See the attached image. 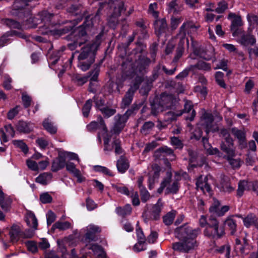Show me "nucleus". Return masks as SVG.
I'll return each instance as SVG.
<instances>
[{
    "instance_id": "f257e3e1",
    "label": "nucleus",
    "mask_w": 258,
    "mask_h": 258,
    "mask_svg": "<svg viewBox=\"0 0 258 258\" xmlns=\"http://www.w3.org/2000/svg\"><path fill=\"white\" fill-rule=\"evenodd\" d=\"M198 233V229H192L187 226L176 228L175 231V236L183 242L173 243V249L174 250L181 252H187L194 249L197 246L195 238Z\"/></svg>"
},
{
    "instance_id": "f03ea898",
    "label": "nucleus",
    "mask_w": 258,
    "mask_h": 258,
    "mask_svg": "<svg viewBox=\"0 0 258 258\" xmlns=\"http://www.w3.org/2000/svg\"><path fill=\"white\" fill-rule=\"evenodd\" d=\"M101 36L96 37V41L91 45H87L82 49L78 56V67L83 71L89 69L95 59V52L100 43Z\"/></svg>"
},
{
    "instance_id": "7ed1b4c3",
    "label": "nucleus",
    "mask_w": 258,
    "mask_h": 258,
    "mask_svg": "<svg viewBox=\"0 0 258 258\" xmlns=\"http://www.w3.org/2000/svg\"><path fill=\"white\" fill-rule=\"evenodd\" d=\"M222 117L216 114L214 118L212 114L209 112L204 111L201 117L200 122L198 125H201L205 129L207 134L210 132H215L218 130V126L214 121H219L222 120Z\"/></svg>"
},
{
    "instance_id": "20e7f679",
    "label": "nucleus",
    "mask_w": 258,
    "mask_h": 258,
    "mask_svg": "<svg viewBox=\"0 0 258 258\" xmlns=\"http://www.w3.org/2000/svg\"><path fill=\"white\" fill-rule=\"evenodd\" d=\"M166 177L161 183L160 187L158 189V192L161 193L165 187L168 193L176 194L179 189L178 181L180 179L179 174L175 173V179L171 180L172 173L171 171H168L166 173Z\"/></svg>"
},
{
    "instance_id": "39448f33",
    "label": "nucleus",
    "mask_w": 258,
    "mask_h": 258,
    "mask_svg": "<svg viewBox=\"0 0 258 258\" xmlns=\"http://www.w3.org/2000/svg\"><path fill=\"white\" fill-rule=\"evenodd\" d=\"M175 101V99L173 98L172 95L162 94L159 103H154L152 105V113L156 115L165 108L171 107Z\"/></svg>"
},
{
    "instance_id": "423d86ee",
    "label": "nucleus",
    "mask_w": 258,
    "mask_h": 258,
    "mask_svg": "<svg viewBox=\"0 0 258 258\" xmlns=\"http://www.w3.org/2000/svg\"><path fill=\"white\" fill-rule=\"evenodd\" d=\"M198 27L192 22L187 21L183 23L180 27L179 32L177 35V38L179 39V45L182 46L185 42L188 44V40L186 38V35L195 32Z\"/></svg>"
},
{
    "instance_id": "0eeeda50",
    "label": "nucleus",
    "mask_w": 258,
    "mask_h": 258,
    "mask_svg": "<svg viewBox=\"0 0 258 258\" xmlns=\"http://www.w3.org/2000/svg\"><path fill=\"white\" fill-rule=\"evenodd\" d=\"M163 207V204L161 199H159L157 203L153 205L151 207L148 205L147 206L148 212H145L143 214L145 222H148L147 217L149 216V219L153 220H158L160 217V213Z\"/></svg>"
},
{
    "instance_id": "6e6552de",
    "label": "nucleus",
    "mask_w": 258,
    "mask_h": 258,
    "mask_svg": "<svg viewBox=\"0 0 258 258\" xmlns=\"http://www.w3.org/2000/svg\"><path fill=\"white\" fill-rule=\"evenodd\" d=\"M220 134L224 137V141L221 144V149L225 152L229 157L234 155V150L233 144V139L230 137L228 131L223 128L220 131Z\"/></svg>"
},
{
    "instance_id": "1a4fd4ad",
    "label": "nucleus",
    "mask_w": 258,
    "mask_h": 258,
    "mask_svg": "<svg viewBox=\"0 0 258 258\" xmlns=\"http://www.w3.org/2000/svg\"><path fill=\"white\" fill-rule=\"evenodd\" d=\"M205 234L209 236L220 237L224 234V231L223 228H219L217 219L211 217L209 219L208 228L205 230Z\"/></svg>"
},
{
    "instance_id": "9d476101",
    "label": "nucleus",
    "mask_w": 258,
    "mask_h": 258,
    "mask_svg": "<svg viewBox=\"0 0 258 258\" xmlns=\"http://www.w3.org/2000/svg\"><path fill=\"white\" fill-rule=\"evenodd\" d=\"M114 12L108 19V24L110 27L114 28L118 22L117 18L124 11L123 4L122 2H117L114 4Z\"/></svg>"
},
{
    "instance_id": "9b49d317",
    "label": "nucleus",
    "mask_w": 258,
    "mask_h": 258,
    "mask_svg": "<svg viewBox=\"0 0 258 258\" xmlns=\"http://www.w3.org/2000/svg\"><path fill=\"white\" fill-rule=\"evenodd\" d=\"M98 121H92L89 124L87 125V128L90 131L95 130L97 128L102 130V133H99L98 136V139L99 143H101V136L104 135L107 133L106 127L104 124V121L101 116L98 117L97 118Z\"/></svg>"
},
{
    "instance_id": "f8f14e48",
    "label": "nucleus",
    "mask_w": 258,
    "mask_h": 258,
    "mask_svg": "<svg viewBox=\"0 0 258 258\" xmlns=\"http://www.w3.org/2000/svg\"><path fill=\"white\" fill-rule=\"evenodd\" d=\"M220 203L218 200L213 199V203L209 208V211L213 215L218 216H222L227 212L229 208L227 206H224L222 207H220Z\"/></svg>"
},
{
    "instance_id": "ddd939ff",
    "label": "nucleus",
    "mask_w": 258,
    "mask_h": 258,
    "mask_svg": "<svg viewBox=\"0 0 258 258\" xmlns=\"http://www.w3.org/2000/svg\"><path fill=\"white\" fill-rule=\"evenodd\" d=\"M66 170L77 179L78 182L81 183L85 180V177L82 175L81 171L76 168L74 163L68 162L66 165Z\"/></svg>"
},
{
    "instance_id": "4468645a",
    "label": "nucleus",
    "mask_w": 258,
    "mask_h": 258,
    "mask_svg": "<svg viewBox=\"0 0 258 258\" xmlns=\"http://www.w3.org/2000/svg\"><path fill=\"white\" fill-rule=\"evenodd\" d=\"M83 230L86 231L85 239H84V242L85 243H89L91 241L93 240L95 238V233L100 231V228L94 225H89L86 227L85 229Z\"/></svg>"
},
{
    "instance_id": "2eb2a0df",
    "label": "nucleus",
    "mask_w": 258,
    "mask_h": 258,
    "mask_svg": "<svg viewBox=\"0 0 258 258\" xmlns=\"http://www.w3.org/2000/svg\"><path fill=\"white\" fill-rule=\"evenodd\" d=\"M138 242L134 246L135 251L139 252L146 248L145 246V238L143 232L140 228L136 229Z\"/></svg>"
},
{
    "instance_id": "dca6fc26",
    "label": "nucleus",
    "mask_w": 258,
    "mask_h": 258,
    "mask_svg": "<svg viewBox=\"0 0 258 258\" xmlns=\"http://www.w3.org/2000/svg\"><path fill=\"white\" fill-rule=\"evenodd\" d=\"M15 131L11 124L6 125L4 128L0 130V138L2 142L6 143L8 141V137H14Z\"/></svg>"
},
{
    "instance_id": "f3484780",
    "label": "nucleus",
    "mask_w": 258,
    "mask_h": 258,
    "mask_svg": "<svg viewBox=\"0 0 258 258\" xmlns=\"http://www.w3.org/2000/svg\"><path fill=\"white\" fill-rule=\"evenodd\" d=\"M231 132L232 135L238 140L241 147H245L246 146L245 130H238L236 127H233L231 129Z\"/></svg>"
},
{
    "instance_id": "a211bd4d",
    "label": "nucleus",
    "mask_w": 258,
    "mask_h": 258,
    "mask_svg": "<svg viewBox=\"0 0 258 258\" xmlns=\"http://www.w3.org/2000/svg\"><path fill=\"white\" fill-rule=\"evenodd\" d=\"M194 53L206 60H210L214 55L213 49L210 47L209 49L206 50L204 48L200 47L194 50Z\"/></svg>"
},
{
    "instance_id": "6ab92c4d",
    "label": "nucleus",
    "mask_w": 258,
    "mask_h": 258,
    "mask_svg": "<svg viewBox=\"0 0 258 258\" xmlns=\"http://www.w3.org/2000/svg\"><path fill=\"white\" fill-rule=\"evenodd\" d=\"M194 53L206 60H210L214 55L213 49L210 47L209 49L206 50L204 48L200 47L194 50Z\"/></svg>"
},
{
    "instance_id": "aec40b11",
    "label": "nucleus",
    "mask_w": 258,
    "mask_h": 258,
    "mask_svg": "<svg viewBox=\"0 0 258 258\" xmlns=\"http://www.w3.org/2000/svg\"><path fill=\"white\" fill-rule=\"evenodd\" d=\"M228 18L231 21V30L233 31V35H237V27L242 25L241 18L236 16L233 13H230Z\"/></svg>"
},
{
    "instance_id": "412c9836",
    "label": "nucleus",
    "mask_w": 258,
    "mask_h": 258,
    "mask_svg": "<svg viewBox=\"0 0 258 258\" xmlns=\"http://www.w3.org/2000/svg\"><path fill=\"white\" fill-rule=\"evenodd\" d=\"M67 162L66 158L62 153H60L57 159L53 162L52 165V170L53 171H57L65 166L66 167Z\"/></svg>"
},
{
    "instance_id": "4be33fe9",
    "label": "nucleus",
    "mask_w": 258,
    "mask_h": 258,
    "mask_svg": "<svg viewBox=\"0 0 258 258\" xmlns=\"http://www.w3.org/2000/svg\"><path fill=\"white\" fill-rule=\"evenodd\" d=\"M208 177L201 176L196 182L197 188L200 189L203 192H209L210 191V186L207 182Z\"/></svg>"
},
{
    "instance_id": "5701e85b",
    "label": "nucleus",
    "mask_w": 258,
    "mask_h": 258,
    "mask_svg": "<svg viewBox=\"0 0 258 258\" xmlns=\"http://www.w3.org/2000/svg\"><path fill=\"white\" fill-rule=\"evenodd\" d=\"M86 246L88 249H91L97 258H106V254L102 247L99 245L96 244L87 243H86Z\"/></svg>"
},
{
    "instance_id": "b1692460",
    "label": "nucleus",
    "mask_w": 258,
    "mask_h": 258,
    "mask_svg": "<svg viewBox=\"0 0 258 258\" xmlns=\"http://www.w3.org/2000/svg\"><path fill=\"white\" fill-rule=\"evenodd\" d=\"M11 240L13 242H17L21 238H22L23 232L20 227L16 225H13L10 232Z\"/></svg>"
},
{
    "instance_id": "393cba45",
    "label": "nucleus",
    "mask_w": 258,
    "mask_h": 258,
    "mask_svg": "<svg viewBox=\"0 0 258 258\" xmlns=\"http://www.w3.org/2000/svg\"><path fill=\"white\" fill-rule=\"evenodd\" d=\"M242 219L243 224L247 228L251 226H254L256 228H258V218L254 215L250 214Z\"/></svg>"
},
{
    "instance_id": "a878e982",
    "label": "nucleus",
    "mask_w": 258,
    "mask_h": 258,
    "mask_svg": "<svg viewBox=\"0 0 258 258\" xmlns=\"http://www.w3.org/2000/svg\"><path fill=\"white\" fill-rule=\"evenodd\" d=\"M219 188L224 192L228 193L233 191L235 189V187L229 183V178L225 176H223L222 178Z\"/></svg>"
},
{
    "instance_id": "bb28decb",
    "label": "nucleus",
    "mask_w": 258,
    "mask_h": 258,
    "mask_svg": "<svg viewBox=\"0 0 258 258\" xmlns=\"http://www.w3.org/2000/svg\"><path fill=\"white\" fill-rule=\"evenodd\" d=\"M34 125L29 122L20 121L17 124V130L20 133H28L32 131Z\"/></svg>"
},
{
    "instance_id": "cd10ccee",
    "label": "nucleus",
    "mask_w": 258,
    "mask_h": 258,
    "mask_svg": "<svg viewBox=\"0 0 258 258\" xmlns=\"http://www.w3.org/2000/svg\"><path fill=\"white\" fill-rule=\"evenodd\" d=\"M138 88V85H135L134 87H131L126 92L125 96L122 99V104L124 106H128L132 102L134 92Z\"/></svg>"
},
{
    "instance_id": "c85d7f7f",
    "label": "nucleus",
    "mask_w": 258,
    "mask_h": 258,
    "mask_svg": "<svg viewBox=\"0 0 258 258\" xmlns=\"http://www.w3.org/2000/svg\"><path fill=\"white\" fill-rule=\"evenodd\" d=\"M115 118L116 122L115 123L112 131L116 134L118 133L123 128L125 120V116L124 115H117Z\"/></svg>"
},
{
    "instance_id": "c756f323",
    "label": "nucleus",
    "mask_w": 258,
    "mask_h": 258,
    "mask_svg": "<svg viewBox=\"0 0 258 258\" xmlns=\"http://www.w3.org/2000/svg\"><path fill=\"white\" fill-rule=\"evenodd\" d=\"M26 222L29 227L33 228L35 230L37 229L38 225L37 220L35 215L32 212L30 211L27 212L26 216Z\"/></svg>"
},
{
    "instance_id": "7c9ffc66",
    "label": "nucleus",
    "mask_w": 258,
    "mask_h": 258,
    "mask_svg": "<svg viewBox=\"0 0 258 258\" xmlns=\"http://www.w3.org/2000/svg\"><path fill=\"white\" fill-rule=\"evenodd\" d=\"M191 110V113L185 117L186 120H189L190 121L194 120L196 115V111L192 109V103L189 101H186L184 103V112L189 113Z\"/></svg>"
},
{
    "instance_id": "2f4dec72",
    "label": "nucleus",
    "mask_w": 258,
    "mask_h": 258,
    "mask_svg": "<svg viewBox=\"0 0 258 258\" xmlns=\"http://www.w3.org/2000/svg\"><path fill=\"white\" fill-rule=\"evenodd\" d=\"M116 166L118 171L121 173H124L129 167L127 160L123 157H120L117 161Z\"/></svg>"
},
{
    "instance_id": "473e14b6",
    "label": "nucleus",
    "mask_w": 258,
    "mask_h": 258,
    "mask_svg": "<svg viewBox=\"0 0 258 258\" xmlns=\"http://www.w3.org/2000/svg\"><path fill=\"white\" fill-rule=\"evenodd\" d=\"M52 178V174L50 173L44 172L39 175L36 178V181L41 184H47Z\"/></svg>"
},
{
    "instance_id": "72a5a7b5",
    "label": "nucleus",
    "mask_w": 258,
    "mask_h": 258,
    "mask_svg": "<svg viewBox=\"0 0 258 258\" xmlns=\"http://www.w3.org/2000/svg\"><path fill=\"white\" fill-rule=\"evenodd\" d=\"M252 185V183L245 180L240 181L238 183V187L237 189V195L241 197L244 190H250V186Z\"/></svg>"
},
{
    "instance_id": "f704fd0d",
    "label": "nucleus",
    "mask_w": 258,
    "mask_h": 258,
    "mask_svg": "<svg viewBox=\"0 0 258 258\" xmlns=\"http://www.w3.org/2000/svg\"><path fill=\"white\" fill-rule=\"evenodd\" d=\"M203 142L204 148L207 150V152L209 154L216 155L219 157L221 156L219 150L217 148H212L211 145L207 143L208 140L206 138H203Z\"/></svg>"
},
{
    "instance_id": "c9c22d12",
    "label": "nucleus",
    "mask_w": 258,
    "mask_h": 258,
    "mask_svg": "<svg viewBox=\"0 0 258 258\" xmlns=\"http://www.w3.org/2000/svg\"><path fill=\"white\" fill-rule=\"evenodd\" d=\"M240 43L245 46L253 45L255 43L256 39L252 35H243L240 39Z\"/></svg>"
},
{
    "instance_id": "e433bc0d",
    "label": "nucleus",
    "mask_w": 258,
    "mask_h": 258,
    "mask_svg": "<svg viewBox=\"0 0 258 258\" xmlns=\"http://www.w3.org/2000/svg\"><path fill=\"white\" fill-rule=\"evenodd\" d=\"M104 140V151L106 154L111 151L113 149V146L109 144V141L111 139V136L107 133L102 136Z\"/></svg>"
},
{
    "instance_id": "4c0bfd02",
    "label": "nucleus",
    "mask_w": 258,
    "mask_h": 258,
    "mask_svg": "<svg viewBox=\"0 0 258 258\" xmlns=\"http://www.w3.org/2000/svg\"><path fill=\"white\" fill-rule=\"evenodd\" d=\"M15 34H16L15 31H9L4 34L0 38V47H3L8 44L10 41V39L9 37Z\"/></svg>"
},
{
    "instance_id": "58836bf2",
    "label": "nucleus",
    "mask_w": 258,
    "mask_h": 258,
    "mask_svg": "<svg viewBox=\"0 0 258 258\" xmlns=\"http://www.w3.org/2000/svg\"><path fill=\"white\" fill-rule=\"evenodd\" d=\"M155 29L159 32L164 31L167 27L166 22L165 19H158L156 20L155 24Z\"/></svg>"
},
{
    "instance_id": "ea45409f",
    "label": "nucleus",
    "mask_w": 258,
    "mask_h": 258,
    "mask_svg": "<svg viewBox=\"0 0 258 258\" xmlns=\"http://www.w3.org/2000/svg\"><path fill=\"white\" fill-rule=\"evenodd\" d=\"M71 227V224L69 222H56L53 226V229H58L60 230H65Z\"/></svg>"
},
{
    "instance_id": "a19ab883",
    "label": "nucleus",
    "mask_w": 258,
    "mask_h": 258,
    "mask_svg": "<svg viewBox=\"0 0 258 258\" xmlns=\"http://www.w3.org/2000/svg\"><path fill=\"white\" fill-rule=\"evenodd\" d=\"M116 211L120 215L125 216L130 214L132 212V208L130 205H126L123 208H117Z\"/></svg>"
},
{
    "instance_id": "79ce46f5",
    "label": "nucleus",
    "mask_w": 258,
    "mask_h": 258,
    "mask_svg": "<svg viewBox=\"0 0 258 258\" xmlns=\"http://www.w3.org/2000/svg\"><path fill=\"white\" fill-rule=\"evenodd\" d=\"M44 127L50 134H54L56 132V127L54 126L48 119H45L43 123Z\"/></svg>"
},
{
    "instance_id": "37998d69",
    "label": "nucleus",
    "mask_w": 258,
    "mask_h": 258,
    "mask_svg": "<svg viewBox=\"0 0 258 258\" xmlns=\"http://www.w3.org/2000/svg\"><path fill=\"white\" fill-rule=\"evenodd\" d=\"M175 215L174 211L168 213L163 217V221L166 225H170L173 221Z\"/></svg>"
},
{
    "instance_id": "c03bdc74",
    "label": "nucleus",
    "mask_w": 258,
    "mask_h": 258,
    "mask_svg": "<svg viewBox=\"0 0 258 258\" xmlns=\"http://www.w3.org/2000/svg\"><path fill=\"white\" fill-rule=\"evenodd\" d=\"M224 74L221 72H217L215 74V80L218 84L222 88H225L226 84L223 79Z\"/></svg>"
},
{
    "instance_id": "a18cd8bd",
    "label": "nucleus",
    "mask_w": 258,
    "mask_h": 258,
    "mask_svg": "<svg viewBox=\"0 0 258 258\" xmlns=\"http://www.w3.org/2000/svg\"><path fill=\"white\" fill-rule=\"evenodd\" d=\"M225 225H227L229 228L231 230V234H234L236 228V224L235 221L231 219L228 218L225 221Z\"/></svg>"
},
{
    "instance_id": "49530a36",
    "label": "nucleus",
    "mask_w": 258,
    "mask_h": 258,
    "mask_svg": "<svg viewBox=\"0 0 258 258\" xmlns=\"http://www.w3.org/2000/svg\"><path fill=\"white\" fill-rule=\"evenodd\" d=\"M62 153L64 155V157H66V159H68L70 160H76L78 161L79 163H80V160L79 158L78 155L77 154L73 152L67 151L62 152Z\"/></svg>"
},
{
    "instance_id": "de8ad7c7",
    "label": "nucleus",
    "mask_w": 258,
    "mask_h": 258,
    "mask_svg": "<svg viewBox=\"0 0 258 258\" xmlns=\"http://www.w3.org/2000/svg\"><path fill=\"white\" fill-rule=\"evenodd\" d=\"M88 78V76H81L78 74L75 75L73 77L74 81L76 82L80 85L85 83L87 81Z\"/></svg>"
},
{
    "instance_id": "09e8293b",
    "label": "nucleus",
    "mask_w": 258,
    "mask_h": 258,
    "mask_svg": "<svg viewBox=\"0 0 258 258\" xmlns=\"http://www.w3.org/2000/svg\"><path fill=\"white\" fill-rule=\"evenodd\" d=\"M13 144L18 147H19L22 149L23 152L25 153H27L28 151V148L27 146V145L24 143L21 140H14L13 141Z\"/></svg>"
},
{
    "instance_id": "8fccbe9b",
    "label": "nucleus",
    "mask_w": 258,
    "mask_h": 258,
    "mask_svg": "<svg viewBox=\"0 0 258 258\" xmlns=\"http://www.w3.org/2000/svg\"><path fill=\"white\" fill-rule=\"evenodd\" d=\"M92 107V100L89 99L87 100L84 105L82 109L83 115L85 117H87Z\"/></svg>"
},
{
    "instance_id": "3c124183",
    "label": "nucleus",
    "mask_w": 258,
    "mask_h": 258,
    "mask_svg": "<svg viewBox=\"0 0 258 258\" xmlns=\"http://www.w3.org/2000/svg\"><path fill=\"white\" fill-rule=\"evenodd\" d=\"M94 169L96 171L101 172L110 176H112L113 175L112 172L104 166L99 165L95 166L94 167Z\"/></svg>"
},
{
    "instance_id": "603ef678",
    "label": "nucleus",
    "mask_w": 258,
    "mask_h": 258,
    "mask_svg": "<svg viewBox=\"0 0 258 258\" xmlns=\"http://www.w3.org/2000/svg\"><path fill=\"white\" fill-rule=\"evenodd\" d=\"M181 114L182 113L178 114H175L173 112L169 111L165 114L164 119L165 120V121H167L169 123L170 121L175 120L176 117L177 116L181 115Z\"/></svg>"
},
{
    "instance_id": "864d4df0",
    "label": "nucleus",
    "mask_w": 258,
    "mask_h": 258,
    "mask_svg": "<svg viewBox=\"0 0 258 258\" xmlns=\"http://www.w3.org/2000/svg\"><path fill=\"white\" fill-rule=\"evenodd\" d=\"M193 67L197 68L199 70H203L205 71H210L211 69V66L209 63H206L204 61H199L196 65Z\"/></svg>"
},
{
    "instance_id": "5fc2aeb1",
    "label": "nucleus",
    "mask_w": 258,
    "mask_h": 258,
    "mask_svg": "<svg viewBox=\"0 0 258 258\" xmlns=\"http://www.w3.org/2000/svg\"><path fill=\"white\" fill-rule=\"evenodd\" d=\"M23 104L25 108H27L31 105V98L26 93H23L22 96Z\"/></svg>"
},
{
    "instance_id": "6e6d98bb",
    "label": "nucleus",
    "mask_w": 258,
    "mask_h": 258,
    "mask_svg": "<svg viewBox=\"0 0 258 258\" xmlns=\"http://www.w3.org/2000/svg\"><path fill=\"white\" fill-rule=\"evenodd\" d=\"M216 250L220 253H224L227 258L229 257L230 252V246L228 244L222 245Z\"/></svg>"
},
{
    "instance_id": "4d7b16f0",
    "label": "nucleus",
    "mask_w": 258,
    "mask_h": 258,
    "mask_svg": "<svg viewBox=\"0 0 258 258\" xmlns=\"http://www.w3.org/2000/svg\"><path fill=\"white\" fill-rule=\"evenodd\" d=\"M132 198V204L134 206H138L140 204V200L137 191L132 190L129 196Z\"/></svg>"
},
{
    "instance_id": "13d9d810",
    "label": "nucleus",
    "mask_w": 258,
    "mask_h": 258,
    "mask_svg": "<svg viewBox=\"0 0 258 258\" xmlns=\"http://www.w3.org/2000/svg\"><path fill=\"white\" fill-rule=\"evenodd\" d=\"M100 111L104 116L106 117H109L115 113V110L108 107H104L100 108Z\"/></svg>"
},
{
    "instance_id": "bf43d9fd",
    "label": "nucleus",
    "mask_w": 258,
    "mask_h": 258,
    "mask_svg": "<svg viewBox=\"0 0 258 258\" xmlns=\"http://www.w3.org/2000/svg\"><path fill=\"white\" fill-rule=\"evenodd\" d=\"M36 143L40 148L42 150L46 149V148L49 145V142L44 139V138H38L36 140Z\"/></svg>"
},
{
    "instance_id": "052dcab7",
    "label": "nucleus",
    "mask_w": 258,
    "mask_h": 258,
    "mask_svg": "<svg viewBox=\"0 0 258 258\" xmlns=\"http://www.w3.org/2000/svg\"><path fill=\"white\" fill-rule=\"evenodd\" d=\"M182 19L181 17L176 18L172 17L171 19L170 26L172 30H175L177 28L178 25L181 23Z\"/></svg>"
},
{
    "instance_id": "680f3d73",
    "label": "nucleus",
    "mask_w": 258,
    "mask_h": 258,
    "mask_svg": "<svg viewBox=\"0 0 258 258\" xmlns=\"http://www.w3.org/2000/svg\"><path fill=\"white\" fill-rule=\"evenodd\" d=\"M12 82V78L8 75H5L4 77L3 87L6 90H10L12 88V85H11Z\"/></svg>"
},
{
    "instance_id": "e2e57ef3",
    "label": "nucleus",
    "mask_w": 258,
    "mask_h": 258,
    "mask_svg": "<svg viewBox=\"0 0 258 258\" xmlns=\"http://www.w3.org/2000/svg\"><path fill=\"white\" fill-rule=\"evenodd\" d=\"M157 8V5L156 3L151 4L149 6V13L153 15V16L157 18L158 17V13L156 10Z\"/></svg>"
},
{
    "instance_id": "0e129e2a",
    "label": "nucleus",
    "mask_w": 258,
    "mask_h": 258,
    "mask_svg": "<svg viewBox=\"0 0 258 258\" xmlns=\"http://www.w3.org/2000/svg\"><path fill=\"white\" fill-rule=\"evenodd\" d=\"M227 4L224 1L218 3V7L216 9V12L218 13H222L227 9Z\"/></svg>"
},
{
    "instance_id": "69168bd1",
    "label": "nucleus",
    "mask_w": 258,
    "mask_h": 258,
    "mask_svg": "<svg viewBox=\"0 0 258 258\" xmlns=\"http://www.w3.org/2000/svg\"><path fill=\"white\" fill-rule=\"evenodd\" d=\"M5 22L6 24L8 25L10 28L17 29H20L21 28L20 24L14 20L11 19H7L6 20Z\"/></svg>"
},
{
    "instance_id": "338daca9",
    "label": "nucleus",
    "mask_w": 258,
    "mask_h": 258,
    "mask_svg": "<svg viewBox=\"0 0 258 258\" xmlns=\"http://www.w3.org/2000/svg\"><path fill=\"white\" fill-rule=\"evenodd\" d=\"M20 106H17L16 107L11 109L8 113V117L10 119H12L20 111Z\"/></svg>"
},
{
    "instance_id": "774afa93",
    "label": "nucleus",
    "mask_w": 258,
    "mask_h": 258,
    "mask_svg": "<svg viewBox=\"0 0 258 258\" xmlns=\"http://www.w3.org/2000/svg\"><path fill=\"white\" fill-rule=\"evenodd\" d=\"M40 199L41 202L43 204L50 203L52 200L51 196L47 192L41 194Z\"/></svg>"
}]
</instances>
